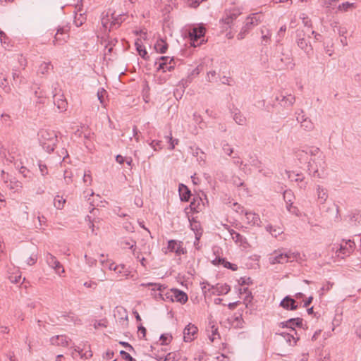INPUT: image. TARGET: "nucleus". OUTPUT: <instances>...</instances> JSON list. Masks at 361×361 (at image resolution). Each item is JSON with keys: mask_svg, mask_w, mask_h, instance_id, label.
Returning <instances> with one entry per match:
<instances>
[{"mask_svg": "<svg viewBox=\"0 0 361 361\" xmlns=\"http://www.w3.org/2000/svg\"><path fill=\"white\" fill-rule=\"evenodd\" d=\"M326 164L324 156L317 158H310L308 161L307 170L309 174L314 178H325L326 177Z\"/></svg>", "mask_w": 361, "mask_h": 361, "instance_id": "nucleus-1", "label": "nucleus"}, {"mask_svg": "<svg viewBox=\"0 0 361 361\" xmlns=\"http://www.w3.org/2000/svg\"><path fill=\"white\" fill-rule=\"evenodd\" d=\"M115 273L117 274L119 278L118 280H121L123 277H128L130 274L129 270L127 269L125 264H120L116 265L115 269Z\"/></svg>", "mask_w": 361, "mask_h": 361, "instance_id": "nucleus-32", "label": "nucleus"}, {"mask_svg": "<svg viewBox=\"0 0 361 361\" xmlns=\"http://www.w3.org/2000/svg\"><path fill=\"white\" fill-rule=\"evenodd\" d=\"M68 38V34L67 33V30L64 27H60L57 30V32L55 35L54 44H62L66 42Z\"/></svg>", "mask_w": 361, "mask_h": 361, "instance_id": "nucleus-18", "label": "nucleus"}, {"mask_svg": "<svg viewBox=\"0 0 361 361\" xmlns=\"http://www.w3.org/2000/svg\"><path fill=\"white\" fill-rule=\"evenodd\" d=\"M85 21H86L85 13H78V12H75L74 24L77 27L81 26Z\"/></svg>", "mask_w": 361, "mask_h": 361, "instance_id": "nucleus-39", "label": "nucleus"}, {"mask_svg": "<svg viewBox=\"0 0 361 361\" xmlns=\"http://www.w3.org/2000/svg\"><path fill=\"white\" fill-rule=\"evenodd\" d=\"M202 0H188V4L190 7L197 8Z\"/></svg>", "mask_w": 361, "mask_h": 361, "instance_id": "nucleus-62", "label": "nucleus"}, {"mask_svg": "<svg viewBox=\"0 0 361 361\" xmlns=\"http://www.w3.org/2000/svg\"><path fill=\"white\" fill-rule=\"evenodd\" d=\"M141 286H143V287H147V286H152L153 287L152 288V291H154L156 292L157 290H159V291H161L162 290V288L164 289L165 288L163 287V286L159 284V283H141L140 284Z\"/></svg>", "mask_w": 361, "mask_h": 361, "instance_id": "nucleus-44", "label": "nucleus"}, {"mask_svg": "<svg viewBox=\"0 0 361 361\" xmlns=\"http://www.w3.org/2000/svg\"><path fill=\"white\" fill-rule=\"evenodd\" d=\"M202 236V231L195 232V240L194 242V245L197 249H199V240Z\"/></svg>", "mask_w": 361, "mask_h": 361, "instance_id": "nucleus-63", "label": "nucleus"}, {"mask_svg": "<svg viewBox=\"0 0 361 361\" xmlns=\"http://www.w3.org/2000/svg\"><path fill=\"white\" fill-rule=\"evenodd\" d=\"M212 289H214L213 293L221 295L227 294L230 291L231 288L226 283H217L215 286H212Z\"/></svg>", "mask_w": 361, "mask_h": 361, "instance_id": "nucleus-30", "label": "nucleus"}, {"mask_svg": "<svg viewBox=\"0 0 361 361\" xmlns=\"http://www.w3.org/2000/svg\"><path fill=\"white\" fill-rule=\"evenodd\" d=\"M101 264L107 267L109 270L115 271L116 264L114 262H109V260H101Z\"/></svg>", "mask_w": 361, "mask_h": 361, "instance_id": "nucleus-50", "label": "nucleus"}, {"mask_svg": "<svg viewBox=\"0 0 361 361\" xmlns=\"http://www.w3.org/2000/svg\"><path fill=\"white\" fill-rule=\"evenodd\" d=\"M247 223L251 226H260L261 220L259 216L252 212H245Z\"/></svg>", "mask_w": 361, "mask_h": 361, "instance_id": "nucleus-22", "label": "nucleus"}, {"mask_svg": "<svg viewBox=\"0 0 361 361\" xmlns=\"http://www.w3.org/2000/svg\"><path fill=\"white\" fill-rule=\"evenodd\" d=\"M111 16V19L109 18L108 16H106V18H103L102 19V23L103 26L106 28H107V24L109 21H110L109 30L118 28L121 25V24L125 20L126 18V15H116L115 12L112 13Z\"/></svg>", "mask_w": 361, "mask_h": 361, "instance_id": "nucleus-7", "label": "nucleus"}, {"mask_svg": "<svg viewBox=\"0 0 361 361\" xmlns=\"http://www.w3.org/2000/svg\"><path fill=\"white\" fill-rule=\"evenodd\" d=\"M228 322L231 326L235 329L243 328L244 320L242 317V314L240 313H235L228 319Z\"/></svg>", "mask_w": 361, "mask_h": 361, "instance_id": "nucleus-16", "label": "nucleus"}, {"mask_svg": "<svg viewBox=\"0 0 361 361\" xmlns=\"http://www.w3.org/2000/svg\"><path fill=\"white\" fill-rule=\"evenodd\" d=\"M281 63L287 67L293 68L295 66L293 63V58L292 55V51L288 47H284L281 45L279 49L278 55L276 56Z\"/></svg>", "mask_w": 361, "mask_h": 361, "instance_id": "nucleus-5", "label": "nucleus"}, {"mask_svg": "<svg viewBox=\"0 0 361 361\" xmlns=\"http://www.w3.org/2000/svg\"><path fill=\"white\" fill-rule=\"evenodd\" d=\"M280 306L287 310H295L298 307V304L295 300L287 295L281 301Z\"/></svg>", "mask_w": 361, "mask_h": 361, "instance_id": "nucleus-14", "label": "nucleus"}, {"mask_svg": "<svg viewBox=\"0 0 361 361\" xmlns=\"http://www.w3.org/2000/svg\"><path fill=\"white\" fill-rule=\"evenodd\" d=\"M228 229L232 239L235 241V243L240 246H243L244 247H246L248 245V243L247 241V239L245 237L243 236L240 233L235 231L233 229H230L226 227Z\"/></svg>", "mask_w": 361, "mask_h": 361, "instance_id": "nucleus-15", "label": "nucleus"}, {"mask_svg": "<svg viewBox=\"0 0 361 361\" xmlns=\"http://www.w3.org/2000/svg\"><path fill=\"white\" fill-rule=\"evenodd\" d=\"M205 28L202 25L193 27L189 32V36L194 47L198 46L204 42Z\"/></svg>", "mask_w": 361, "mask_h": 361, "instance_id": "nucleus-6", "label": "nucleus"}, {"mask_svg": "<svg viewBox=\"0 0 361 361\" xmlns=\"http://www.w3.org/2000/svg\"><path fill=\"white\" fill-rule=\"evenodd\" d=\"M0 87L6 93H9L11 90V88L8 82L6 71L3 68H0Z\"/></svg>", "mask_w": 361, "mask_h": 361, "instance_id": "nucleus-28", "label": "nucleus"}, {"mask_svg": "<svg viewBox=\"0 0 361 361\" xmlns=\"http://www.w3.org/2000/svg\"><path fill=\"white\" fill-rule=\"evenodd\" d=\"M295 156L300 163L305 162L308 157L306 150L297 151L295 153Z\"/></svg>", "mask_w": 361, "mask_h": 361, "instance_id": "nucleus-43", "label": "nucleus"}, {"mask_svg": "<svg viewBox=\"0 0 361 361\" xmlns=\"http://www.w3.org/2000/svg\"><path fill=\"white\" fill-rule=\"evenodd\" d=\"M333 47V42L328 43L325 47V52L326 54H328L329 56H332L334 53V50L332 49Z\"/></svg>", "mask_w": 361, "mask_h": 361, "instance_id": "nucleus-60", "label": "nucleus"}, {"mask_svg": "<svg viewBox=\"0 0 361 361\" xmlns=\"http://www.w3.org/2000/svg\"><path fill=\"white\" fill-rule=\"evenodd\" d=\"M166 140L168 141L169 144L173 145L175 147L176 145H178L179 140L178 139H173L172 137L171 133H170L169 135L165 136Z\"/></svg>", "mask_w": 361, "mask_h": 361, "instance_id": "nucleus-59", "label": "nucleus"}, {"mask_svg": "<svg viewBox=\"0 0 361 361\" xmlns=\"http://www.w3.org/2000/svg\"><path fill=\"white\" fill-rule=\"evenodd\" d=\"M295 33V42L298 47L306 54L308 58H311L313 54V47L309 40L310 35L308 31L298 29Z\"/></svg>", "mask_w": 361, "mask_h": 361, "instance_id": "nucleus-4", "label": "nucleus"}, {"mask_svg": "<svg viewBox=\"0 0 361 361\" xmlns=\"http://www.w3.org/2000/svg\"><path fill=\"white\" fill-rule=\"evenodd\" d=\"M297 121L298 122L300 123L301 128H302L306 131H311L314 128V123L309 118H305L300 121V117L298 116Z\"/></svg>", "mask_w": 361, "mask_h": 361, "instance_id": "nucleus-33", "label": "nucleus"}, {"mask_svg": "<svg viewBox=\"0 0 361 361\" xmlns=\"http://www.w3.org/2000/svg\"><path fill=\"white\" fill-rule=\"evenodd\" d=\"M83 286L86 288H92L94 290V289H96V288L97 286V283L95 281H89L85 282L83 283Z\"/></svg>", "mask_w": 361, "mask_h": 361, "instance_id": "nucleus-61", "label": "nucleus"}, {"mask_svg": "<svg viewBox=\"0 0 361 361\" xmlns=\"http://www.w3.org/2000/svg\"><path fill=\"white\" fill-rule=\"evenodd\" d=\"M178 192L180 199L182 202H188L191 195V192L189 188L183 183L178 186Z\"/></svg>", "mask_w": 361, "mask_h": 361, "instance_id": "nucleus-27", "label": "nucleus"}, {"mask_svg": "<svg viewBox=\"0 0 361 361\" xmlns=\"http://www.w3.org/2000/svg\"><path fill=\"white\" fill-rule=\"evenodd\" d=\"M53 69V66L50 62H43L39 66L37 74L46 75L49 73L51 70Z\"/></svg>", "mask_w": 361, "mask_h": 361, "instance_id": "nucleus-35", "label": "nucleus"}, {"mask_svg": "<svg viewBox=\"0 0 361 361\" xmlns=\"http://www.w3.org/2000/svg\"><path fill=\"white\" fill-rule=\"evenodd\" d=\"M172 300H176L182 304L185 303L188 301V295L185 293L178 289L171 290V294L170 295Z\"/></svg>", "mask_w": 361, "mask_h": 361, "instance_id": "nucleus-21", "label": "nucleus"}, {"mask_svg": "<svg viewBox=\"0 0 361 361\" xmlns=\"http://www.w3.org/2000/svg\"><path fill=\"white\" fill-rule=\"evenodd\" d=\"M306 152L307 156L310 155L311 158H317L320 157L321 156H324L319 148L314 146L307 147Z\"/></svg>", "mask_w": 361, "mask_h": 361, "instance_id": "nucleus-37", "label": "nucleus"}, {"mask_svg": "<svg viewBox=\"0 0 361 361\" xmlns=\"http://www.w3.org/2000/svg\"><path fill=\"white\" fill-rule=\"evenodd\" d=\"M222 149L228 156H231L232 153L233 152V149L228 144L225 143L222 146Z\"/></svg>", "mask_w": 361, "mask_h": 361, "instance_id": "nucleus-54", "label": "nucleus"}, {"mask_svg": "<svg viewBox=\"0 0 361 361\" xmlns=\"http://www.w3.org/2000/svg\"><path fill=\"white\" fill-rule=\"evenodd\" d=\"M301 259L300 254L291 251L282 252L281 250L274 251L269 257V260L271 264H285L289 262Z\"/></svg>", "mask_w": 361, "mask_h": 361, "instance_id": "nucleus-3", "label": "nucleus"}, {"mask_svg": "<svg viewBox=\"0 0 361 361\" xmlns=\"http://www.w3.org/2000/svg\"><path fill=\"white\" fill-rule=\"evenodd\" d=\"M263 20V16L261 13H255L247 17L244 26L249 30L259 25Z\"/></svg>", "mask_w": 361, "mask_h": 361, "instance_id": "nucleus-9", "label": "nucleus"}, {"mask_svg": "<svg viewBox=\"0 0 361 361\" xmlns=\"http://www.w3.org/2000/svg\"><path fill=\"white\" fill-rule=\"evenodd\" d=\"M66 203V200L62 197V196H60V195H56L55 197H54V206L57 209H63V207H64V204Z\"/></svg>", "mask_w": 361, "mask_h": 361, "instance_id": "nucleus-41", "label": "nucleus"}, {"mask_svg": "<svg viewBox=\"0 0 361 361\" xmlns=\"http://www.w3.org/2000/svg\"><path fill=\"white\" fill-rule=\"evenodd\" d=\"M168 49V44L162 39H159L154 44V49L157 52L164 54Z\"/></svg>", "mask_w": 361, "mask_h": 361, "instance_id": "nucleus-34", "label": "nucleus"}, {"mask_svg": "<svg viewBox=\"0 0 361 361\" xmlns=\"http://www.w3.org/2000/svg\"><path fill=\"white\" fill-rule=\"evenodd\" d=\"M317 201L319 204H324L329 197L327 190L324 187L317 185L316 186Z\"/></svg>", "mask_w": 361, "mask_h": 361, "instance_id": "nucleus-25", "label": "nucleus"}, {"mask_svg": "<svg viewBox=\"0 0 361 361\" xmlns=\"http://www.w3.org/2000/svg\"><path fill=\"white\" fill-rule=\"evenodd\" d=\"M172 340V336L169 334H164L161 335L160 341L161 345H168Z\"/></svg>", "mask_w": 361, "mask_h": 361, "instance_id": "nucleus-49", "label": "nucleus"}, {"mask_svg": "<svg viewBox=\"0 0 361 361\" xmlns=\"http://www.w3.org/2000/svg\"><path fill=\"white\" fill-rule=\"evenodd\" d=\"M12 78L13 85H16L18 87H20L21 85L25 84L27 82L25 78L21 75L18 70L16 68H13Z\"/></svg>", "mask_w": 361, "mask_h": 361, "instance_id": "nucleus-23", "label": "nucleus"}, {"mask_svg": "<svg viewBox=\"0 0 361 361\" xmlns=\"http://www.w3.org/2000/svg\"><path fill=\"white\" fill-rule=\"evenodd\" d=\"M70 341L71 340L65 335H58L53 336L50 339V342L52 345L58 346H67Z\"/></svg>", "mask_w": 361, "mask_h": 361, "instance_id": "nucleus-24", "label": "nucleus"}, {"mask_svg": "<svg viewBox=\"0 0 361 361\" xmlns=\"http://www.w3.org/2000/svg\"><path fill=\"white\" fill-rule=\"evenodd\" d=\"M197 327L194 324L190 323L183 330V340L185 342H191L193 341L197 334Z\"/></svg>", "mask_w": 361, "mask_h": 361, "instance_id": "nucleus-10", "label": "nucleus"}, {"mask_svg": "<svg viewBox=\"0 0 361 361\" xmlns=\"http://www.w3.org/2000/svg\"><path fill=\"white\" fill-rule=\"evenodd\" d=\"M106 91L104 88H101L97 92V97L102 104H104V96Z\"/></svg>", "mask_w": 361, "mask_h": 361, "instance_id": "nucleus-51", "label": "nucleus"}, {"mask_svg": "<svg viewBox=\"0 0 361 361\" xmlns=\"http://www.w3.org/2000/svg\"><path fill=\"white\" fill-rule=\"evenodd\" d=\"M249 31L250 30L248 29L245 28V27L243 25L240 32L237 35L238 39L241 40V39H244V37L249 32Z\"/></svg>", "mask_w": 361, "mask_h": 361, "instance_id": "nucleus-55", "label": "nucleus"}, {"mask_svg": "<svg viewBox=\"0 0 361 361\" xmlns=\"http://www.w3.org/2000/svg\"><path fill=\"white\" fill-rule=\"evenodd\" d=\"M232 209H233V210H234L235 212H236L238 213H244L245 214V209H243V207L237 202H234L233 204Z\"/></svg>", "mask_w": 361, "mask_h": 361, "instance_id": "nucleus-58", "label": "nucleus"}, {"mask_svg": "<svg viewBox=\"0 0 361 361\" xmlns=\"http://www.w3.org/2000/svg\"><path fill=\"white\" fill-rule=\"evenodd\" d=\"M2 179L4 180L6 187L13 192H18L22 188V183L15 178L8 179V175L5 176L4 171H1Z\"/></svg>", "mask_w": 361, "mask_h": 361, "instance_id": "nucleus-12", "label": "nucleus"}, {"mask_svg": "<svg viewBox=\"0 0 361 361\" xmlns=\"http://www.w3.org/2000/svg\"><path fill=\"white\" fill-rule=\"evenodd\" d=\"M239 283L242 286L245 284L249 285L250 283H252V280L250 277H241L239 280Z\"/></svg>", "mask_w": 361, "mask_h": 361, "instance_id": "nucleus-64", "label": "nucleus"}, {"mask_svg": "<svg viewBox=\"0 0 361 361\" xmlns=\"http://www.w3.org/2000/svg\"><path fill=\"white\" fill-rule=\"evenodd\" d=\"M135 45L136 47V49L139 54V55L144 59H147L149 58L147 51H146L145 48L143 47V46L141 44V42L139 39H137Z\"/></svg>", "mask_w": 361, "mask_h": 361, "instance_id": "nucleus-38", "label": "nucleus"}, {"mask_svg": "<svg viewBox=\"0 0 361 361\" xmlns=\"http://www.w3.org/2000/svg\"><path fill=\"white\" fill-rule=\"evenodd\" d=\"M216 75L217 73L215 71H209L207 75V80L210 82H214L216 78Z\"/></svg>", "mask_w": 361, "mask_h": 361, "instance_id": "nucleus-56", "label": "nucleus"}, {"mask_svg": "<svg viewBox=\"0 0 361 361\" xmlns=\"http://www.w3.org/2000/svg\"><path fill=\"white\" fill-rule=\"evenodd\" d=\"M230 114L235 123L240 126L246 125L247 118L238 108L233 105L232 108H230Z\"/></svg>", "mask_w": 361, "mask_h": 361, "instance_id": "nucleus-11", "label": "nucleus"}, {"mask_svg": "<svg viewBox=\"0 0 361 361\" xmlns=\"http://www.w3.org/2000/svg\"><path fill=\"white\" fill-rule=\"evenodd\" d=\"M238 15H239V13H236V12L230 13L228 15H227L224 18L223 20H224V23H226L227 25H230L233 23V21L234 20H235L237 18Z\"/></svg>", "mask_w": 361, "mask_h": 361, "instance_id": "nucleus-42", "label": "nucleus"}, {"mask_svg": "<svg viewBox=\"0 0 361 361\" xmlns=\"http://www.w3.org/2000/svg\"><path fill=\"white\" fill-rule=\"evenodd\" d=\"M54 103L61 112L65 111L68 106V102L63 94H55L53 96Z\"/></svg>", "mask_w": 361, "mask_h": 361, "instance_id": "nucleus-19", "label": "nucleus"}, {"mask_svg": "<svg viewBox=\"0 0 361 361\" xmlns=\"http://www.w3.org/2000/svg\"><path fill=\"white\" fill-rule=\"evenodd\" d=\"M183 242L171 240L168 242L167 248L170 252H175L177 255H181L186 252L185 248L183 247Z\"/></svg>", "mask_w": 361, "mask_h": 361, "instance_id": "nucleus-13", "label": "nucleus"}, {"mask_svg": "<svg viewBox=\"0 0 361 361\" xmlns=\"http://www.w3.org/2000/svg\"><path fill=\"white\" fill-rule=\"evenodd\" d=\"M281 325L283 327L290 328V331L294 332V334L297 335L294 326H301L302 325V319L299 317L290 319L285 322H282Z\"/></svg>", "mask_w": 361, "mask_h": 361, "instance_id": "nucleus-20", "label": "nucleus"}, {"mask_svg": "<svg viewBox=\"0 0 361 361\" xmlns=\"http://www.w3.org/2000/svg\"><path fill=\"white\" fill-rule=\"evenodd\" d=\"M73 174L71 171L65 170L63 173L64 181L67 185L72 183Z\"/></svg>", "mask_w": 361, "mask_h": 361, "instance_id": "nucleus-45", "label": "nucleus"}, {"mask_svg": "<svg viewBox=\"0 0 361 361\" xmlns=\"http://www.w3.org/2000/svg\"><path fill=\"white\" fill-rule=\"evenodd\" d=\"M284 340L286 341V343L290 345L293 346L296 345L297 341L299 340V337L295 336L294 332H290V333H286L283 332L280 334Z\"/></svg>", "mask_w": 361, "mask_h": 361, "instance_id": "nucleus-31", "label": "nucleus"}, {"mask_svg": "<svg viewBox=\"0 0 361 361\" xmlns=\"http://www.w3.org/2000/svg\"><path fill=\"white\" fill-rule=\"evenodd\" d=\"M149 145L151 146L152 148L154 149V150L157 151L158 149H160L162 148V146H161V141L160 140H152L150 143H149Z\"/></svg>", "mask_w": 361, "mask_h": 361, "instance_id": "nucleus-52", "label": "nucleus"}, {"mask_svg": "<svg viewBox=\"0 0 361 361\" xmlns=\"http://www.w3.org/2000/svg\"><path fill=\"white\" fill-rule=\"evenodd\" d=\"M180 355L176 352L169 353L165 356V360L167 361H178Z\"/></svg>", "mask_w": 361, "mask_h": 361, "instance_id": "nucleus-46", "label": "nucleus"}, {"mask_svg": "<svg viewBox=\"0 0 361 361\" xmlns=\"http://www.w3.org/2000/svg\"><path fill=\"white\" fill-rule=\"evenodd\" d=\"M155 65H158L157 71H162L163 72L172 71L174 69V59L171 58L169 63H158L155 62Z\"/></svg>", "mask_w": 361, "mask_h": 361, "instance_id": "nucleus-29", "label": "nucleus"}, {"mask_svg": "<svg viewBox=\"0 0 361 361\" xmlns=\"http://www.w3.org/2000/svg\"><path fill=\"white\" fill-rule=\"evenodd\" d=\"M211 335H209V338L212 342H214L217 338H219L218 329L214 326H211Z\"/></svg>", "mask_w": 361, "mask_h": 361, "instance_id": "nucleus-48", "label": "nucleus"}, {"mask_svg": "<svg viewBox=\"0 0 361 361\" xmlns=\"http://www.w3.org/2000/svg\"><path fill=\"white\" fill-rule=\"evenodd\" d=\"M120 354L122 356V357L127 361H136L135 358H133L129 353L124 350H121L120 352Z\"/></svg>", "mask_w": 361, "mask_h": 361, "instance_id": "nucleus-57", "label": "nucleus"}, {"mask_svg": "<svg viewBox=\"0 0 361 361\" xmlns=\"http://www.w3.org/2000/svg\"><path fill=\"white\" fill-rule=\"evenodd\" d=\"M276 99L281 106H283L285 107H290L294 104L295 101V96L290 94L288 95H283L281 94L277 96Z\"/></svg>", "mask_w": 361, "mask_h": 361, "instance_id": "nucleus-17", "label": "nucleus"}, {"mask_svg": "<svg viewBox=\"0 0 361 361\" xmlns=\"http://www.w3.org/2000/svg\"><path fill=\"white\" fill-rule=\"evenodd\" d=\"M39 140L42 147L49 153L52 152L58 142L54 130L42 129L39 133Z\"/></svg>", "mask_w": 361, "mask_h": 361, "instance_id": "nucleus-2", "label": "nucleus"}, {"mask_svg": "<svg viewBox=\"0 0 361 361\" xmlns=\"http://www.w3.org/2000/svg\"><path fill=\"white\" fill-rule=\"evenodd\" d=\"M266 230L268 231L272 236L276 238L278 235L282 234L283 231L280 227H274L271 225H268L266 226Z\"/></svg>", "mask_w": 361, "mask_h": 361, "instance_id": "nucleus-40", "label": "nucleus"}, {"mask_svg": "<svg viewBox=\"0 0 361 361\" xmlns=\"http://www.w3.org/2000/svg\"><path fill=\"white\" fill-rule=\"evenodd\" d=\"M37 260V255L36 253H32L27 259L25 260V262L27 265H33L36 263Z\"/></svg>", "mask_w": 361, "mask_h": 361, "instance_id": "nucleus-47", "label": "nucleus"}, {"mask_svg": "<svg viewBox=\"0 0 361 361\" xmlns=\"http://www.w3.org/2000/svg\"><path fill=\"white\" fill-rule=\"evenodd\" d=\"M83 182L85 183H87V184H91V182L92 180V176L90 175V171H85L84 174H83Z\"/></svg>", "mask_w": 361, "mask_h": 361, "instance_id": "nucleus-53", "label": "nucleus"}, {"mask_svg": "<svg viewBox=\"0 0 361 361\" xmlns=\"http://www.w3.org/2000/svg\"><path fill=\"white\" fill-rule=\"evenodd\" d=\"M45 260H46V262L48 264V266L49 267H51V269H54L56 273L57 274H59V276H61V273L59 271V269L61 268L62 269H61V273H64L65 272V270L63 268V267H62L61 264L60 263V262L56 259V257L55 256H54L51 253L47 252L45 255Z\"/></svg>", "mask_w": 361, "mask_h": 361, "instance_id": "nucleus-8", "label": "nucleus"}, {"mask_svg": "<svg viewBox=\"0 0 361 361\" xmlns=\"http://www.w3.org/2000/svg\"><path fill=\"white\" fill-rule=\"evenodd\" d=\"M204 207V203L200 197H195L190 202V208L194 212H200Z\"/></svg>", "mask_w": 361, "mask_h": 361, "instance_id": "nucleus-26", "label": "nucleus"}, {"mask_svg": "<svg viewBox=\"0 0 361 361\" xmlns=\"http://www.w3.org/2000/svg\"><path fill=\"white\" fill-rule=\"evenodd\" d=\"M353 244L354 243L349 240L348 242H345V245H341L339 253L344 255H349L352 250Z\"/></svg>", "mask_w": 361, "mask_h": 361, "instance_id": "nucleus-36", "label": "nucleus"}]
</instances>
